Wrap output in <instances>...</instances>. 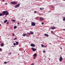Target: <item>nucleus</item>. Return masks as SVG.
<instances>
[{"mask_svg": "<svg viewBox=\"0 0 65 65\" xmlns=\"http://www.w3.org/2000/svg\"><path fill=\"white\" fill-rule=\"evenodd\" d=\"M3 14H2L1 13H0V17H1V16H4V15H5V12L3 11Z\"/></svg>", "mask_w": 65, "mask_h": 65, "instance_id": "nucleus-1", "label": "nucleus"}, {"mask_svg": "<svg viewBox=\"0 0 65 65\" xmlns=\"http://www.w3.org/2000/svg\"><path fill=\"white\" fill-rule=\"evenodd\" d=\"M11 3L12 4H17V3L16 2H11Z\"/></svg>", "mask_w": 65, "mask_h": 65, "instance_id": "nucleus-2", "label": "nucleus"}, {"mask_svg": "<svg viewBox=\"0 0 65 65\" xmlns=\"http://www.w3.org/2000/svg\"><path fill=\"white\" fill-rule=\"evenodd\" d=\"M5 11V15H7L8 14H9V12H8V11Z\"/></svg>", "mask_w": 65, "mask_h": 65, "instance_id": "nucleus-3", "label": "nucleus"}, {"mask_svg": "<svg viewBox=\"0 0 65 65\" xmlns=\"http://www.w3.org/2000/svg\"><path fill=\"white\" fill-rule=\"evenodd\" d=\"M31 25L32 26H35V23L34 22H32L31 23Z\"/></svg>", "mask_w": 65, "mask_h": 65, "instance_id": "nucleus-4", "label": "nucleus"}, {"mask_svg": "<svg viewBox=\"0 0 65 65\" xmlns=\"http://www.w3.org/2000/svg\"><path fill=\"white\" fill-rule=\"evenodd\" d=\"M20 5V4H18L17 5H16L14 7L15 8H17L19 7V6Z\"/></svg>", "mask_w": 65, "mask_h": 65, "instance_id": "nucleus-5", "label": "nucleus"}, {"mask_svg": "<svg viewBox=\"0 0 65 65\" xmlns=\"http://www.w3.org/2000/svg\"><path fill=\"white\" fill-rule=\"evenodd\" d=\"M31 49L33 51V52H35V51L37 50V49H35L34 48H31Z\"/></svg>", "mask_w": 65, "mask_h": 65, "instance_id": "nucleus-6", "label": "nucleus"}, {"mask_svg": "<svg viewBox=\"0 0 65 65\" xmlns=\"http://www.w3.org/2000/svg\"><path fill=\"white\" fill-rule=\"evenodd\" d=\"M30 45L32 47H35V44H31Z\"/></svg>", "mask_w": 65, "mask_h": 65, "instance_id": "nucleus-7", "label": "nucleus"}, {"mask_svg": "<svg viewBox=\"0 0 65 65\" xmlns=\"http://www.w3.org/2000/svg\"><path fill=\"white\" fill-rule=\"evenodd\" d=\"M56 29V27L53 26L51 27V29L54 30V29Z\"/></svg>", "mask_w": 65, "mask_h": 65, "instance_id": "nucleus-8", "label": "nucleus"}, {"mask_svg": "<svg viewBox=\"0 0 65 65\" xmlns=\"http://www.w3.org/2000/svg\"><path fill=\"white\" fill-rule=\"evenodd\" d=\"M62 59L63 58H62V57H60V58H59V60L60 62H61V61H62Z\"/></svg>", "mask_w": 65, "mask_h": 65, "instance_id": "nucleus-9", "label": "nucleus"}, {"mask_svg": "<svg viewBox=\"0 0 65 65\" xmlns=\"http://www.w3.org/2000/svg\"><path fill=\"white\" fill-rule=\"evenodd\" d=\"M43 19H44V18H42L41 17H40V21H43Z\"/></svg>", "mask_w": 65, "mask_h": 65, "instance_id": "nucleus-10", "label": "nucleus"}, {"mask_svg": "<svg viewBox=\"0 0 65 65\" xmlns=\"http://www.w3.org/2000/svg\"><path fill=\"white\" fill-rule=\"evenodd\" d=\"M44 35H45V36H46V37H48V35L46 34H45Z\"/></svg>", "mask_w": 65, "mask_h": 65, "instance_id": "nucleus-11", "label": "nucleus"}, {"mask_svg": "<svg viewBox=\"0 0 65 65\" xmlns=\"http://www.w3.org/2000/svg\"><path fill=\"white\" fill-rule=\"evenodd\" d=\"M37 56V54L36 53H35L34 55V56L35 57L36 56Z\"/></svg>", "mask_w": 65, "mask_h": 65, "instance_id": "nucleus-12", "label": "nucleus"}, {"mask_svg": "<svg viewBox=\"0 0 65 65\" xmlns=\"http://www.w3.org/2000/svg\"><path fill=\"white\" fill-rule=\"evenodd\" d=\"M22 35L23 36H26V34H23Z\"/></svg>", "mask_w": 65, "mask_h": 65, "instance_id": "nucleus-13", "label": "nucleus"}, {"mask_svg": "<svg viewBox=\"0 0 65 65\" xmlns=\"http://www.w3.org/2000/svg\"><path fill=\"white\" fill-rule=\"evenodd\" d=\"M4 45V43H2V44L1 45V46H3V45Z\"/></svg>", "mask_w": 65, "mask_h": 65, "instance_id": "nucleus-14", "label": "nucleus"}, {"mask_svg": "<svg viewBox=\"0 0 65 65\" xmlns=\"http://www.w3.org/2000/svg\"><path fill=\"white\" fill-rule=\"evenodd\" d=\"M17 28V26H15L14 27V29H16Z\"/></svg>", "mask_w": 65, "mask_h": 65, "instance_id": "nucleus-15", "label": "nucleus"}, {"mask_svg": "<svg viewBox=\"0 0 65 65\" xmlns=\"http://www.w3.org/2000/svg\"><path fill=\"white\" fill-rule=\"evenodd\" d=\"M16 45H18V44H19V42H16Z\"/></svg>", "mask_w": 65, "mask_h": 65, "instance_id": "nucleus-16", "label": "nucleus"}, {"mask_svg": "<svg viewBox=\"0 0 65 65\" xmlns=\"http://www.w3.org/2000/svg\"><path fill=\"white\" fill-rule=\"evenodd\" d=\"M7 22V20H6L4 21V23H6Z\"/></svg>", "mask_w": 65, "mask_h": 65, "instance_id": "nucleus-17", "label": "nucleus"}, {"mask_svg": "<svg viewBox=\"0 0 65 65\" xmlns=\"http://www.w3.org/2000/svg\"><path fill=\"white\" fill-rule=\"evenodd\" d=\"M44 9V8H40V10H42V9Z\"/></svg>", "mask_w": 65, "mask_h": 65, "instance_id": "nucleus-18", "label": "nucleus"}, {"mask_svg": "<svg viewBox=\"0 0 65 65\" xmlns=\"http://www.w3.org/2000/svg\"><path fill=\"white\" fill-rule=\"evenodd\" d=\"M63 21H65V17H64L63 18Z\"/></svg>", "mask_w": 65, "mask_h": 65, "instance_id": "nucleus-19", "label": "nucleus"}, {"mask_svg": "<svg viewBox=\"0 0 65 65\" xmlns=\"http://www.w3.org/2000/svg\"><path fill=\"white\" fill-rule=\"evenodd\" d=\"M30 33L31 34H34V32H30Z\"/></svg>", "mask_w": 65, "mask_h": 65, "instance_id": "nucleus-20", "label": "nucleus"}, {"mask_svg": "<svg viewBox=\"0 0 65 65\" xmlns=\"http://www.w3.org/2000/svg\"><path fill=\"white\" fill-rule=\"evenodd\" d=\"M12 22H15V20H12Z\"/></svg>", "mask_w": 65, "mask_h": 65, "instance_id": "nucleus-21", "label": "nucleus"}, {"mask_svg": "<svg viewBox=\"0 0 65 65\" xmlns=\"http://www.w3.org/2000/svg\"><path fill=\"white\" fill-rule=\"evenodd\" d=\"M16 39H17V38H15L14 39V40H16Z\"/></svg>", "mask_w": 65, "mask_h": 65, "instance_id": "nucleus-22", "label": "nucleus"}, {"mask_svg": "<svg viewBox=\"0 0 65 65\" xmlns=\"http://www.w3.org/2000/svg\"><path fill=\"white\" fill-rule=\"evenodd\" d=\"M41 46L42 47H43V46H44V45H43V44H42L41 45Z\"/></svg>", "mask_w": 65, "mask_h": 65, "instance_id": "nucleus-23", "label": "nucleus"}, {"mask_svg": "<svg viewBox=\"0 0 65 65\" xmlns=\"http://www.w3.org/2000/svg\"><path fill=\"white\" fill-rule=\"evenodd\" d=\"M47 47V46L44 45V47Z\"/></svg>", "mask_w": 65, "mask_h": 65, "instance_id": "nucleus-24", "label": "nucleus"}, {"mask_svg": "<svg viewBox=\"0 0 65 65\" xmlns=\"http://www.w3.org/2000/svg\"><path fill=\"white\" fill-rule=\"evenodd\" d=\"M6 63H7V62H5V61L4 62V64H6Z\"/></svg>", "mask_w": 65, "mask_h": 65, "instance_id": "nucleus-25", "label": "nucleus"}, {"mask_svg": "<svg viewBox=\"0 0 65 65\" xmlns=\"http://www.w3.org/2000/svg\"><path fill=\"white\" fill-rule=\"evenodd\" d=\"M38 18H38V17H36L35 19H38Z\"/></svg>", "mask_w": 65, "mask_h": 65, "instance_id": "nucleus-26", "label": "nucleus"}, {"mask_svg": "<svg viewBox=\"0 0 65 65\" xmlns=\"http://www.w3.org/2000/svg\"><path fill=\"white\" fill-rule=\"evenodd\" d=\"M12 35L13 36H14V35H14V34H12Z\"/></svg>", "mask_w": 65, "mask_h": 65, "instance_id": "nucleus-27", "label": "nucleus"}, {"mask_svg": "<svg viewBox=\"0 0 65 65\" xmlns=\"http://www.w3.org/2000/svg\"><path fill=\"white\" fill-rule=\"evenodd\" d=\"M8 24H9V22H7L6 23V24H7V25H8Z\"/></svg>", "mask_w": 65, "mask_h": 65, "instance_id": "nucleus-28", "label": "nucleus"}, {"mask_svg": "<svg viewBox=\"0 0 65 65\" xmlns=\"http://www.w3.org/2000/svg\"><path fill=\"white\" fill-rule=\"evenodd\" d=\"M27 34L28 35H30V33H27Z\"/></svg>", "mask_w": 65, "mask_h": 65, "instance_id": "nucleus-29", "label": "nucleus"}, {"mask_svg": "<svg viewBox=\"0 0 65 65\" xmlns=\"http://www.w3.org/2000/svg\"><path fill=\"white\" fill-rule=\"evenodd\" d=\"M51 32L52 33H54V32H53V31H51Z\"/></svg>", "mask_w": 65, "mask_h": 65, "instance_id": "nucleus-30", "label": "nucleus"}, {"mask_svg": "<svg viewBox=\"0 0 65 65\" xmlns=\"http://www.w3.org/2000/svg\"><path fill=\"white\" fill-rule=\"evenodd\" d=\"M43 53H45V51L44 50L43 51Z\"/></svg>", "mask_w": 65, "mask_h": 65, "instance_id": "nucleus-31", "label": "nucleus"}, {"mask_svg": "<svg viewBox=\"0 0 65 65\" xmlns=\"http://www.w3.org/2000/svg\"><path fill=\"white\" fill-rule=\"evenodd\" d=\"M34 13H37V12H36V11H34Z\"/></svg>", "mask_w": 65, "mask_h": 65, "instance_id": "nucleus-32", "label": "nucleus"}, {"mask_svg": "<svg viewBox=\"0 0 65 65\" xmlns=\"http://www.w3.org/2000/svg\"><path fill=\"white\" fill-rule=\"evenodd\" d=\"M9 54H8V55H11V53H9Z\"/></svg>", "mask_w": 65, "mask_h": 65, "instance_id": "nucleus-33", "label": "nucleus"}, {"mask_svg": "<svg viewBox=\"0 0 65 65\" xmlns=\"http://www.w3.org/2000/svg\"><path fill=\"white\" fill-rule=\"evenodd\" d=\"M5 5H7V3H6L5 4Z\"/></svg>", "mask_w": 65, "mask_h": 65, "instance_id": "nucleus-34", "label": "nucleus"}, {"mask_svg": "<svg viewBox=\"0 0 65 65\" xmlns=\"http://www.w3.org/2000/svg\"><path fill=\"white\" fill-rule=\"evenodd\" d=\"M44 24V23H43V22H42V25H43Z\"/></svg>", "mask_w": 65, "mask_h": 65, "instance_id": "nucleus-35", "label": "nucleus"}, {"mask_svg": "<svg viewBox=\"0 0 65 65\" xmlns=\"http://www.w3.org/2000/svg\"><path fill=\"white\" fill-rule=\"evenodd\" d=\"M13 45H15V43H14Z\"/></svg>", "mask_w": 65, "mask_h": 65, "instance_id": "nucleus-36", "label": "nucleus"}, {"mask_svg": "<svg viewBox=\"0 0 65 65\" xmlns=\"http://www.w3.org/2000/svg\"><path fill=\"white\" fill-rule=\"evenodd\" d=\"M34 63H32V64H31V65H34Z\"/></svg>", "mask_w": 65, "mask_h": 65, "instance_id": "nucleus-37", "label": "nucleus"}, {"mask_svg": "<svg viewBox=\"0 0 65 65\" xmlns=\"http://www.w3.org/2000/svg\"><path fill=\"white\" fill-rule=\"evenodd\" d=\"M2 51L1 49V48H0V51Z\"/></svg>", "mask_w": 65, "mask_h": 65, "instance_id": "nucleus-38", "label": "nucleus"}, {"mask_svg": "<svg viewBox=\"0 0 65 65\" xmlns=\"http://www.w3.org/2000/svg\"><path fill=\"white\" fill-rule=\"evenodd\" d=\"M18 25H20V23H18Z\"/></svg>", "mask_w": 65, "mask_h": 65, "instance_id": "nucleus-39", "label": "nucleus"}, {"mask_svg": "<svg viewBox=\"0 0 65 65\" xmlns=\"http://www.w3.org/2000/svg\"><path fill=\"white\" fill-rule=\"evenodd\" d=\"M63 31H65V29H63Z\"/></svg>", "mask_w": 65, "mask_h": 65, "instance_id": "nucleus-40", "label": "nucleus"}, {"mask_svg": "<svg viewBox=\"0 0 65 65\" xmlns=\"http://www.w3.org/2000/svg\"><path fill=\"white\" fill-rule=\"evenodd\" d=\"M4 1V0H3V1H2L3 2Z\"/></svg>", "mask_w": 65, "mask_h": 65, "instance_id": "nucleus-41", "label": "nucleus"}, {"mask_svg": "<svg viewBox=\"0 0 65 65\" xmlns=\"http://www.w3.org/2000/svg\"><path fill=\"white\" fill-rule=\"evenodd\" d=\"M60 49H61V50H62V48H60Z\"/></svg>", "mask_w": 65, "mask_h": 65, "instance_id": "nucleus-42", "label": "nucleus"}, {"mask_svg": "<svg viewBox=\"0 0 65 65\" xmlns=\"http://www.w3.org/2000/svg\"><path fill=\"white\" fill-rule=\"evenodd\" d=\"M63 1H65V0H63Z\"/></svg>", "mask_w": 65, "mask_h": 65, "instance_id": "nucleus-43", "label": "nucleus"}, {"mask_svg": "<svg viewBox=\"0 0 65 65\" xmlns=\"http://www.w3.org/2000/svg\"><path fill=\"white\" fill-rule=\"evenodd\" d=\"M51 24H53V23H52Z\"/></svg>", "mask_w": 65, "mask_h": 65, "instance_id": "nucleus-44", "label": "nucleus"}, {"mask_svg": "<svg viewBox=\"0 0 65 65\" xmlns=\"http://www.w3.org/2000/svg\"><path fill=\"white\" fill-rule=\"evenodd\" d=\"M1 24H0V26H1Z\"/></svg>", "mask_w": 65, "mask_h": 65, "instance_id": "nucleus-45", "label": "nucleus"}]
</instances>
